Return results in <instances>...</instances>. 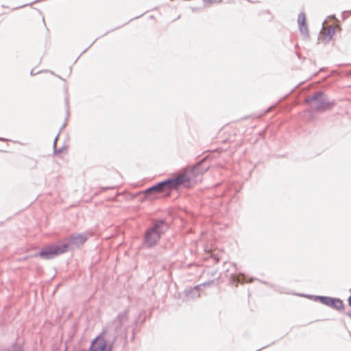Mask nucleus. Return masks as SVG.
<instances>
[{
    "instance_id": "obj_2",
    "label": "nucleus",
    "mask_w": 351,
    "mask_h": 351,
    "mask_svg": "<svg viewBox=\"0 0 351 351\" xmlns=\"http://www.w3.org/2000/svg\"><path fill=\"white\" fill-rule=\"evenodd\" d=\"M69 243H62L60 244L52 243L45 246L38 253V256L46 260L51 259L55 256L60 255L68 250Z\"/></svg>"
},
{
    "instance_id": "obj_6",
    "label": "nucleus",
    "mask_w": 351,
    "mask_h": 351,
    "mask_svg": "<svg viewBox=\"0 0 351 351\" xmlns=\"http://www.w3.org/2000/svg\"><path fill=\"white\" fill-rule=\"evenodd\" d=\"M87 238L85 235L82 234H72L69 238L63 240L62 243H68L70 245L80 246L84 244Z\"/></svg>"
},
{
    "instance_id": "obj_7",
    "label": "nucleus",
    "mask_w": 351,
    "mask_h": 351,
    "mask_svg": "<svg viewBox=\"0 0 351 351\" xmlns=\"http://www.w3.org/2000/svg\"><path fill=\"white\" fill-rule=\"evenodd\" d=\"M320 301L331 307H333L337 310L342 309L343 307V302L339 299L332 298L329 297H321Z\"/></svg>"
},
{
    "instance_id": "obj_3",
    "label": "nucleus",
    "mask_w": 351,
    "mask_h": 351,
    "mask_svg": "<svg viewBox=\"0 0 351 351\" xmlns=\"http://www.w3.org/2000/svg\"><path fill=\"white\" fill-rule=\"evenodd\" d=\"M44 85L51 90H56L59 88L65 87L64 81L53 73H46L42 78Z\"/></svg>"
},
{
    "instance_id": "obj_1",
    "label": "nucleus",
    "mask_w": 351,
    "mask_h": 351,
    "mask_svg": "<svg viewBox=\"0 0 351 351\" xmlns=\"http://www.w3.org/2000/svg\"><path fill=\"white\" fill-rule=\"evenodd\" d=\"M199 171V167L188 170L177 177L167 180L159 183L156 186L151 187L145 191L147 199L152 200L160 197V194L165 192L166 189H177L181 186H190L195 181V173Z\"/></svg>"
},
{
    "instance_id": "obj_4",
    "label": "nucleus",
    "mask_w": 351,
    "mask_h": 351,
    "mask_svg": "<svg viewBox=\"0 0 351 351\" xmlns=\"http://www.w3.org/2000/svg\"><path fill=\"white\" fill-rule=\"evenodd\" d=\"M163 227L164 223L160 222L156 223L152 229L147 232L145 235V244L147 246L150 247L156 243L162 232Z\"/></svg>"
},
{
    "instance_id": "obj_10",
    "label": "nucleus",
    "mask_w": 351,
    "mask_h": 351,
    "mask_svg": "<svg viewBox=\"0 0 351 351\" xmlns=\"http://www.w3.org/2000/svg\"><path fill=\"white\" fill-rule=\"evenodd\" d=\"M333 104L330 103H322V105H316L315 107L319 110H326L332 106Z\"/></svg>"
},
{
    "instance_id": "obj_12",
    "label": "nucleus",
    "mask_w": 351,
    "mask_h": 351,
    "mask_svg": "<svg viewBox=\"0 0 351 351\" xmlns=\"http://www.w3.org/2000/svg\"><path fill=\"white\" fill-rule=\"evenodd\" d=\"M349 305L351 306V296L348 299Z\"/></svg>"
},
{
    "instance_id": "obj_8",
    "label": "nucleus",
    "mask_w": 351,
    "mask_h": 351,
    "mask_svg": "<svg viewBox=\"0 0 351 351\" xmlns=\"http://www.w3.org/2000/svg\"><path fill=\"white\" fill-rule=\"evenodd\" d=\"M90 351H110L106 341L101 337H97L92 343Z\"/></svg>"
},
{
    "instance_id": "obj_9",
    "label": "nucleus",
    "mask_w": 351,
    "mask_h": 351,
    "mask_svg": "<svg viewBox=\"0 0 351 351\" xmlns=\"http://www.w3.org/2000/svg\"><path fill=\"white\" fill-rule=\"evenodd\" d=\"M300 31L302 34L307 33V25L306 23V16L304 14H300L298 19Z\"/></svg>"
},
{
    "instance_id": "obj_11",
    "label": "nucleus",
    "mask_w": 351,
    "mask_h": 351,
    "mask_svg": "<svg viewBox=\"0 0 351 351\" xmlns=\"http://www.w3.org/2000/svg\"><path fill=\"white\" fill-rule=\"evenodd\" d=\"M206 3H208V4H212V3H217V2H221V1H218V0H204Z\"/></svg>"
},
{
    "instance_id": "obj_5",
    "label": "nucleus",
    "mask_w": 351,
    "mask_h": 351,
    "mask_svg": "<svg viewBox=\"0 0 351 351\" xmlns=\"http://www.w3.org/2000/svg\"><path fill=\"white\" fill-rule=\"evenodd\" d=\"M335 27L331 25L324 26L319 36V40L322 43L328 42L334 36Z\"/></svg>"
}]
</instances>
